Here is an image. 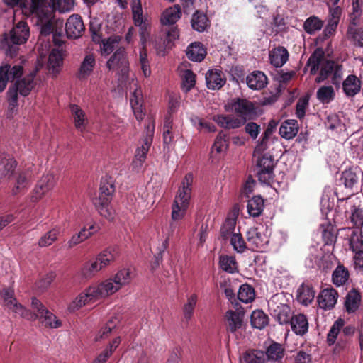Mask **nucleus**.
Wrapping results in <instances>:
<instances>
[{
    "instance_id": "f257e3e1",
    "label": "nucleus",
    "mask_w": 363,
    "mask_h": 363,
    "mask_svg": "<svg viewBox=\"0 0 363 363\" xmlns=\"http://www.w3.org/2000/svg\"><path fill=\"white\" fill-rule=\"evenodd\" d=\"M131 279L130 269H121L113 277L99 284H92L80 293L69 304V310L74 311L89 303L108 297L128 284Z\"/></svg>"
},
{
    "instance_id": "f03ea898",
    "label": "nucleus",
    "mask_w": 363,
    "mask_h": 363,
    "mask_svg": "<svg viewBox=\"0 0 363 363\" xmlns=\"http://www.w3.org/2000/svg\"><path fill=\"white\" fill-rule=\"evenodd\" d=\"M306 67L312 75L315 74L320 67L319 75L315 79L317 83L330 78L333 84L339 86L341 84L343 77L342 66L332 60H324V53L320 49L315 50L310 56Z\"/></svg>"
},
{
    "instance_id": "7ed1b4c3",
    "label": "nucleus",
    "mask_w": 363,
    "mask_h": 363,
    "mask_svg": "<svg viewBox=\"0 0 363 363\" xmlns=\"http://www.w3.org/2000/svg\"><path fill=\"white\" fill-rule=\"evenodd\" d=\"M74 6V0H41L38 3V7H41L44 16L42 18L35 16L40 26V33L48 35L54 32L55 26H62L63 21L55 20L54 13L56 10L60 13L70 12Z\"/></svg>"
},
{
    "instance_id": "20e7f679",
    "label": "nucleus",
    "mask_w": 363,
    "mask_h": 363,
    "mask_svg": "<svg viewBox=\"0 0 363 363\" xmlns=\"http://www.w3.org/2000/svg\"><path fill=\"white\" fill-rule=\"evenodd\" d=\"M1 296L4 306L11 311L15 316H20L28 320L34 321L37 319H43V315L48 311L46 307L37 298L33 297L31 300L32 308L36 313H32L19 303L14 297V291L10 289H4L1 291Z\"/></svg>"
},
{
    "instance_id": "39448f33",
    "label": "nucleus",
    "mask_w": 363,
    "mask_h": 363,
    "mask_svg": "<svg viewBox=\"0 0 363 363\" xmlns=\"http://www.w3.org/2000/svg\"><path fill=\"white\" fill-rule=\"evenodd\" d=\"M194 177L193 173H187L182 179L176 193L172 205V220L177 223L182 220L189 208L192 193Z\"/></svg>"
},
{
    "instance_id": "423d86ee",
    "label": "nucleus",
    "mask_w": 363,
    "mask_h": 363,
    "mask_svg": "<svg viewBox=\"0 0 363 363\" xmlns=\"http://www.w3.org/2000/svg\"><path fill=\"white\" fill-rule=\"evenodd\" d=\"M119 251L116 247H109L99 253L95 257L84 264L80 274L84 279L94 277L100 271L113 263L118 257Z\"/></svg>"
},
{
    "instance_id": "0eeeda50",
    "label": "nucleus",
    "mask_w": 363,
    "mask_h": 363,
    "mask_svg": "<svg viewBox=\"0 0 363 363\" xmlns=\"http://www.w3.org/2000/svg\"><path fill=\"white\" fill-rule=\"evenodd\" d=\"M30 35L29 27L24 21H19L9 33H5L0 48L7 55L15 56L18 45L25 43Z\"/></svg>"
},
{
    "instance_id": "6e6552de",
    "label": "nucleus",
    "mask_w": 363,
    "mask_h": 363,
    "mask_svg": "<svg viewBox=\"0 0 363 363\" xmlns=\"http://www.w3.org/2000/svg\"><path fill=\"white\" fill-rule=\"evenodd\" d=\"M115 186L111 179H104L101 182L99 197L95 205L103 217L108 220H113L115 211L111 205Z\"/></svg>"
},
{
    "instance_id": "1a4fd4ad",
    "label": "nucleus",
    "mask_w": 363,
    "mask_h": 363,
    "mask_svg": "<svg viewBox=\"0 0 363 363\" xmlns=\"http://www.w3.org/2000/svg\"><path fill=\"white\" fill-rule=\"evenodd\" d=\"M133 21L135 26L140 28L141 45H145L149 38L148 21L143 14L140 0H133L131 4Z\"/></svg>"
},
{
    "instance_id": "9d476101",
    "label": "nucleus",
    "mask_w": 363,
    "mask_h": 363,
    "mask_svg": "<svg viewBox=\"0 0 363 363\" xmlns=\"http://www.w3.org/2000/svg\"><path fill=\"white\" fill-rule=\"evenodd\" d=\"M270 234L269 228H249L247 231V238L251 250H264L269 242Z\"/></svg>"
},
{
    "instance_id": "9b49d317",
    "label": "nucleus",
    "mask_w": 363,
    "mask_h": 363,
    "mask_svg": "<svg viewBox=\"0 0 363 363\" xmlns=\"http://www.w3.org/2000/svg\"><path fill=\"white\" fill-rule=\"evenodd\" d=\"M55 185V177L51 173L43 174L37 182L30 197L32 203L40 200L47 193L51 191Z\"/></svg>"
},
{
    "instance_id": "f8f14e48",
    "label": "nucleus",
    "mask_w": 363,
    "mask_h": 363,
    "mask_svg": "<svg viewBox=\"0 0 363 363\" xmlns=\"http://www.w3.org/2000/svg\"><path fill=\"white\" fill-rule=\"evenodd\" d=\"M225 109L227 111L235 112L245 123L247 119L254 113L255 106L251 101L247 99H235L228 103L225 106Z\"/></svg>"
},
{
    "instance_id": "ddd939ff",
    "label": "nucleus",
    "mask_w": 363,
    "mask_h": 363,
    "mask_svg": "<svg viewBox=\"0 0 363 363\" xmlns=\"http://www.w3.org/2000/svg\"><path fill=\"white\" fill-rule=\"evenodd\" d=\"M269 308L272 317L281 325L289 323L291 317V309L284 303H278L277 297L274 296L268 302Z\"/></svg>"
},
{
    "instance_id": "4468645a",
    "label": "nucleus",
    "mask_w": 363,
    "mask_h": 363,
    "mask_svg": "<svg viewBox=\"0 0 363 363\" xmlns=\"http://www.w3.org/2000/svg\"><path fill=\"white\" fill-rule=\"evenodd\" d=\"M257 166L259 168L257 172L259 182L264 184L269 183L274 177V160L272 156L269 154L263 155L258 158Z\"/></svg>"
},
{
    "instance_id": "2eb2a0df",
    "label": "nucleus",
    "mask_w": 363,
    "mask_h": 363,
    "mask_svg": "<svg viewBox=\"0 0 363 363\" xmlns=\"http://www.w3.org/2000/svg\"><path fill=\"white\" fill-rule=\"evenodd\" d=\"M128 60L124 48H120L116 50L106 63L108 69H116L122 75L127 74L128 71Z\"/></svg>"
},
{
    "instance_id": "dca6fc26",
    "label": "nucleus",
    "mask_w": 363,
    "mask_h": 363,
    "mask_svg": "<svg viewBox=\"0 0 363 363\" xmlns=\"http://www.w3.org/2000/svg\"><path fill=\"white\" fill-rule=\"evenodd\" d=\"M31 168L32 167L29 166L16 173L11 189L13 195L23 194L27 191L30 184L32 177Z\"/></svg>"
},
{
    "instance_id": "f3484780",
    "label": "nucleus",
    "mask_w": 363,
    "mask_h": 363,
    "mask_svg": "<svg viewBox=\"0 0 363 363\" xmlns=\"http://www.w3.org/2000/svg\"><path fill=\"white\" fill-rule=\"evenodd\" d=\"M23 67L21 65L11 67L9 64H4L0 66V92L4 91L9 81H13L21 77Z\"/></svg>"
},
{
    "instance_id": "a211bd4d",
    "label": "nucleus",
    "mask_w": 363,
    "mask_h": 363,
    "mask_svg": "<svg viewBox=\"0 0 363 363\" xmlns=\"http://www.w3.org/2000/svg\"><path fill=\"white\" fill-rule=\"evenodd\" d=\"M5 4L9 6H19L22 9V11L26 15H34L42 18L45 16L41 7H38V1L36 0H4Z\"/></svg>"
},
{
    "instance_id": "6ab92c4d",
    "label": "nucleus",
    "mask_w": 363,
    "mask_h": 363,
    "mask_svg": "<svg viewBox=\"0 0 363 363\" xmlns=\"http://www.w3.org/2000/svg\"><path fill=\"white\" fill-rule=\"evenodd\" d=\"M150 135L146 137L140 146L138 147L135 154V158L133 162V168L138 169L142 166L146 159L147 153L152 143V136L154 131V125L151 127V130H148Z\"/></svg>"
},
{
    "instance_id": "aec40b11",
    "label": "nucleus",
    "mask_w": 363,
    "mask_h": 363,
    "mask_svg": "<svg viewBox=\"0 0 363 363\" xmlns=\"http://www.w3.org/2000/svg\"><path fill=\"white\" fill-rule=\"evenodd\" d=\"M84 31V26L82 18L77 14L69 16L65 24V32L68 38H77Z\"/></svg>"
},
{
    "instance_id": "412c9836",
    "label": "nucleus",
    "mask_w": 363,
    "mask_h": 363,
    "mask_svg": "<svg viewBox=\"0 0 363 363\" xmlns=\"http://www.w3.org/2000/svg\"><path fill=\"white\" fill-rule=\"evenodd\" d=\"M338 294L333 288H327L322 290L318 296V303L320 308L330 310L337 303Z\"/></svg>"
},
{
    "instance_id": "4be33fe9",
    "label": "nucleus",
    "mask_w": 363,
    "mask_h": 363,
    "mask_svg": "<svg viewBox=\"0 0 363 363\" xmlns=\"http://www.w3.org/2000/svg\"><path fill=\"white\" fill-rule=\"evenodd\" d=\"M289 52L283 46H277L269 51V60L274 67L279 68L284 66L289 60Z\"/></svg>"
},
{
    "instance_id": "5701e85b",
    "label": "nucleus",
    "mask_w": 363,
    "mask_h": 363,
    "mask_svg": "<svg viewBox=\"0 0 363 363\" xmlns=\"http://www.w3.org/2000/svg\"><path fill=\"white\" fill-rule=\"evenodd\" d=\"M361 80L354 74H349L342 82L343 93L347 97H353L360 92Z\"/></svg>"
},
{
    "instance_id": "b1692460",
    "label": "nucleus",
    "mask_w": 363,
    "mask_h": 363,
    "mask_svg": "<svg viewBox=\"0 0 363 363\" xmlns=\"http://www.w3.org/2000/svg\"><path fill=\"white\" fill-rule=\"evenodd\" d=\"M213 120L220 127L225 129H235L244 124L243 120L232 115H215L213 116Z\"/></svg>"
},
{
    "instance_id": "393cba45",
    "label": "nucleus",
    "mask_w": 363,
    "mask_h": 363,
    "mask_svg": "<svg viewBox=\"0 0 363 363\" xmlns=\"http://www.w3.org/2000/svg\"><path fill=\"white\" fill-rule=\"evenodd\" d=\"M70 111L76 129L81 133L85 131L89 123L85 111L76 104L70 106Z\"/></svg>"
},
{
    "instance_id": "a878e982",
    "label": "nucleus",
    "mask_w": 363,
    "mask_h": 363,
    "mask_svg": "<svg viewBox=\"0 0 363 363\" xmlns=\"http://www.w3.org/2000/svg\"><path fill=\"white\" fill-rule=\"evenodd\" d=\"M16 167V162L11 156L4 152L0 153V179H9Z\"/></svg>"
},
{
    "instance_id": "bb28decb",
    "label": "nucleus",
    "mask_w": 363,
    "mask_h": 363,
    "mask_svg": "<svg viewBox=\"0 0 363 363\" xmlns=\"http://www.w3.org/2000/svg\"><path fill=\"white\" fill-rule=\"evenodd\" d=\"M362 301L360 293L355 289L350 290L345 300L344 307L347 313H354L359 308Z\"/></svg>"
},
{
    "instance_id": "cd10ccee",
    "label": "nucleus",
    "mask_w": 363,
    "mask_h": 363,
    "mask_svg": "<svg viewBox=\"0 0 363 363\" xmlns=\"http://www.w3.org/2000/svg\"><path fill=\"white\" fill-rule=\"evenodd\" d=\"M207 87L209 89L217 90L225 83L223 73L218 69H211L206 74Z\"/></svg>"
},
{
    "instance_id": "c85d7f7f",
    "label": "nucleus",
    "mask_w": 363,
    "mask_h": 363,
    "mask_svg": "<svg viewBox=\"0 0 363 363\" xmlns=\"http://www.w3.org/2000/svg\"><path fill=\"white\" fill-rule=\"evenodd\" d=\"M248 87L253 90H260L267 84V77L261 71H254L246 77Z\"/></svg>"
},
{
    "instance_id": "c756f323",
    "label": "nucleus",
    "mask_w": 363,
    "mask_h": 363,
    "mask_svg": "<svg viewBox=\"0 0 363 363\" xmlns=\"http://www.w3.org/2000/svg\"><path fill=\"white\" fill-rule=\"evenodd\" d=\"M35 72H33L21 80H17L11 87H16V91H18L21 96H26L30 94V91L35 86Z\"/></svg>"
},
{
    "instance_id": "7c9ffc66",
    "label": "nucleus",
    "mask_w": 363,
    "mask_h": 363,
    "mask_svg": "<svg viewBox=\"0 0 363 363\" xmlns=\"http://www.w3.org/2000/svg\"><path fill=\"white\" fill-rule=\"evenodd\" d=\"M291 323L292 331L298 335H305L308 330V323L306 316L303 314H297L291 317Z\"/></svg>"
},
{
    "instance_id": "2f4dec72",
    "label": "nucleus",
    "mask_w": 363,
    "mask_h": 363,
    "mask_svg": "<svg viewBox=\"0 0 363 363\" xmlns=\"http://www.w3.org/2000/svg\"><path fill=\"white\" fill-rule=\"evenodd\" d=\"M186 54L191 61L201 62L204 59L206 51L201 43L194 42L187 47Z\"/></svg>"
},
{
    "instance_id": "473e14b6",
    "label": "nucleus",
    "mask_w": 363,
    "mask_h": 363,
    "mask_svg": "<svg viewBox=\"0 0 363 363\" xmlns=\"http://www.w3.org/2000/svg\"><path fill=\"white\" fill-rule=\"evenodd\" d=\"M182 16V10L179 5H174L165 9L161 16L163 25L174 24Z\"/></svg>"
},
{
    "instance_id": "72a5a7b5",
    "label": "nucleus",
    "mask_w": 363,
    "mask_h": 363,
    "mask_svg": "<svg viewBox=\"0 0 363 363\" xmlns=\"http://www.w3.org/2000/svg\"><path fill=\"white\" fill-rule=\"evenodd\" d=\"M298 130V124L296 120H286L284 121L279 128L280 135L286 140L294 138Z\"/></svg>"
},
{
    "instance_id": "f704fd0d",
    "label": "nucleus",
    "mask_w": 363,
    "mask_h": 363,
    "mask_svg": "<svg viewBox=\"0 0 363 363\" xmlns=\"http://www.w3.org/2000/svg\"><path fill=\"white\" fill-rule=\"evenodd\" d=\"M243 315L237 311L229 310L226 312L225 319L228 324V330L235 333L241 328Z\"/></svg>"
},
{
    "instance_id": "c9c22d12",
    "label": "nucleus",
    "mask_w": 363,
    "mask_h": 363,
    "mask_svg": "<svg viewBox=\"0 0 363 363\" xmlns=\"http://www.w3.org/2000/svg\"><path fill=\"white\" fill-rule=\"evenodd\" d=\"M351 230L349 238L350 248L353 252H359L363 250L362 228H348Z\"/></svg>"
},
{
    "instance_id": "e433bc0d",
    "label": "nucleus",
    "mask_w": 363,
    "mask_h": 363,
    "mask_svg": "<svg viewBox=\"0 0 363 363\" xmlns=\"http://www.w3.org/2000/svg\"><path fill=\"white\" fill-rule=\"evenodd\" d=\"M96 65L95 57L93 54L86 55L81 63L79 77L80 79L87 78L93 72Z\"/></svg>"
},
{
    "instance_id": "4c0bfd02",
    "label": "nucleus",
    "mask_w": 363,
    "mask_h": 363,
    "mask_svg": "<svg viewBox=\"0 0 363 363\" xmlns=\"http://www.w3.org/2000/svg\"><path fill=\"white\" fill-rule=\"evenodd\" d=\"M315 297V291L308 285L301 284L297 290V300L302 305L308 306Z\"/></svg>"
},
{
    "instance_id": "58836bf2",
    "label": "nucleus",
    "mask_w": 363,
    "mask_h": 363,
    "mask_svg": "<svg viewBox=\"0 0 363 363\" xmlns=\"http://www.w3.org/2000/svg\"><path fill=\"white\" fill-rule=\"evenodd\" d=\"M209 26V21L207 16L199 11H196L192 16L191 26L194 30L198 32L204 31Z\"/></svg>"
},
{
    "instance_id": "ea45409f",
    "label": "nucleus",
    "mask_w": 363,
    "mask_h": 363,
    "mask_svg": "<svg viewBox=\"0 0 363 363\" xmlns=\"http://www.w3.org/2000/svg\"><path fill=\"white\" fill-rule=\"evenodd\" d=\"M349 279V272L342 264H338L333 272L332 281L336 286H344Z\"/></svg>"
},
{
    "instance_id": "a19ab883",
    "label": "nucleus",
    "mask_w": 363,
    "mask_h": 363,
    "mask_svg": "<svg viewBox=\"0 0 363 363\" xmlns=\"http://www.w3.org/2000/svg\"><path fill=\"white\" fill-rule=\"evenodd\" d=\"M93 228H78V230L74 232L72 235L70 240L68 241V247L69 248L85 241L94 234L91 231Z\"/></svg>"
},
{
    "instance_id": "79ce46f5",
    "label": "nucleus",
    "mask_w": 363,
    "mask_h": 363,
    "mask_svg": "<svg viewBox=\"0 0 363 363\" xmlns=\"http://www.w3.org/2000/svg\"><path fill=\"white\" fill-rule=\"evenodd\" d=\"M247 212L253 217L259 216L264 208V199L259 196H255L247 201Z\"/></svg>"
},
{
    "instance_id": "37998d69",
    "label": "nucleus",
    "mask_w": 363,
    "mask_h": 363,
    "mask_svg": "<svg viewBox=\"0 0 363 363\" xmlns=\"http://www.w3.org/2000/svg\"><path fill=\"white\" fill-rule=\"evenodd\" d=\"M250 323L253 328L262 330L269 323V317L262 310L252 311L250 316Z\"/></svg>"
},
{
    "instance_id": "c03bdc74",
    "label": "nucleus",
    "mask_w": 363,
    "mask_h": 363,
    "mask_svg": "<svg viewBox=\"0 0 363 363\" xmlns=\"http://www.w3.org/2000/svg\"><path fill=\"white\" fill-rule=\"evenodd\" d=\"M342 118H343L342 113L328 116L326 123L328 128L339 133L346 131V125L344 122L345 118L342 120Z\"/></svg>"
},
{
    "instance_id": "a18cd8bd",
    "label": "nucleus",
    "mask_w": 363,
    "mask_h": 363,
    "mask_svg": "<svg viewBox=\"0 0 363 363\" xmlns=\"http://www.w3.org/2000/svg\"><path fill=\"white\" fill-rule=\"evenodd\" d=\"M130 106L133 113L138 121L143 118L144 113L143 111V99L140 91L136 90L130 98Z\"/></svg>"
},
{
    "instance_id": "49530a36",
    "label": "nucleus",
    "mask_w": 363,
    "mask_h": 363,
    "mask_svg": "<svg viewBox=\"0 0 363 363\" xmlns=\"http://www.w3.org/2000/svg\"><path fill=\"white\" fill-rule=\"evenodd\" d=\"M62 65V56L60 50L53 49L49 55L48 67L52 73H57Z\"/></svg>"
},
{
    "instance_id": "de8ad7c7",
    "label": "nucleus",
    "mask_w": 363,
    "mask_h": 363,
    "mask_svg": "<svg viewBox=\"0 0 363 363\" xmlns=\"http://www.w3.org/2000/svg\"><path fill=\"white\" fill-rule=\"evenodd\" d=\"M264 353L266 360L279 361L284 357V348L281 345L274 342L267 347Z\"/></svg>"
},
{
    "instance_id": "09e8293b",
    "label": "nucleus",
    "mask_w": 363,
    "mask_h": 363,
    "mask_svg": "<svg viewBox=\"0 0 363 363\" xmlns=\"http://www.w3.org/2000/svg\"><path fill=\"white\" fill-rule=\"evenodd\" d=\"M345 325V320L338 318L331 326L328 335H327V343L329 346L333 345L337 338V336Z\"/></svg>"
},
{
    "instance_id": "8fccbe9b",
    "label": "nucleus",
    "mask_w": 363,
    "mask_h": 363,
    "mask_svg": "<svg viewBox=\"0 0 363 363\" xmlns=\"http://www.w3.org/2000/svg\"><path fill=\"white\" fill-rule=\"evenodd\" d=\"M243 363H264L266 362V354L261 350H253L246 352L242 356Z\"/></svg>"
},
{
    "instance_id": "3c124183",
    "label": "nucleus",
    "mask_w": 363,
    "mask_h": 363,
    "mask_svg": "<svg viewBox=\"0 0 363 363\" xmlns=\"http://www.w3.org/2000/svg\"><path fill=\"white\" fill-rule=\"evenodd\" d=\"M323 26V21L316 16H311L306 20L303 24L305 31L308 34H313L321 30Z\"/></svg>"
},
{
    "instance_id": "603ef678",
    "label": "nucleus",
    "mask_w": 363,
    "mask_h": 363,
    "mask_svg": "<svg viewBox=\"0 0 363 363\" xmlns=\"http://www.w3.org/2000/svg\"><path fill=\"white\" fill-rule=\"evenodd\" d=\"M254 289L248 284H242L240 286L238 298L242 303H248L252 302L255 298Z\"/></svg>"
},
{
    "instance_id": "864d4df0",
    "label": "nucleus",
    "mask_w": 363,
    "mask_h": 363,
    "mask_svg": "<svg viewBox=\"0 0 363 363\" xmlns=\"http://www.w3.org/2000/svg\"><path fill=\"white\" fill-rule=\"evenodd\" d=\"M219 264L220 267L228 273L233 274L238 272L237 262L232 256H220Z\"/></svg>"
},
{
    "instance_id": "5fc2aeb1",
    "label": "nucleus",
    "mask_w": 363,
    "mask_h": 363,
    "mask_svg": "<svg viewBox=\"0 0 363 363\" xmlns=\"http://www.w3.org/2000/svg\"><path fill=\"white\" fill-rule=\"evenodd\" d=\"M317 99L323 104H328L333 100L335 91L331 86H323L317 91Z\"/></svg>"
},
{
    "instance_id": "6e6d98bb",
    "label": "nucleus",
    "mask_w": 363,
    "mask_h": 363,
    "mask_svg": "<svg viewBox=\"0 0 363 363\" xmlns=\"http://www.w3.org/2000/svg\"><path fill=\"white\" fill-rule=\"evenodd\" d=\"M168 245L169 238H167L158 247V252L154 255V261L150 264V269L152 272H154L160 267L162 261V254L167 250Z\"/></svg>"
},
{
    "instance_id": "4d7b16f0",
    "label": "nucleus",
    "mask_w": 363,
    "mask_h": 363,
    "mask_svg": "<svg viewBox=\"0 0 363 363\" xmlns=\"http://www.w3.org/2000/svg\"><path fill=\"white\" fill-rule=\"evenodd\" d=\"M41 323L47 328H58L62 325L61 321L50 311H47L43 315V319H39Z\"/></svg>"
},
{
    "instance_id": "13d9d810",
    "label": "nucleus",
    "mask_w": 363,
    "mask_h": 363,
    "mask_svg": "<svg viewBox=\"0 0 363 363\" xmlns=\"http://www.w3.org/2000/svg\"><path fill=\"white\" fill-rule=\"evenodd\" d=\"M120 41L118 36L110 37L108 39L104 40L101 45V55L106 56L111 53L114 48L118 45Z\"/></svg>"
},
{
    "instance_id": "bf43d9fd",
    "label": "nucleus",
    "mask_w": 363,
    "mask_h": 363,
    "mask_svg": "<svg viewBox=\"0 0 363 363\" xmlns=\"http://www.w3.org/2000/svg\"><path fill=\"white\" fill-rule=\"evenodd\" d=\"M334 208V201L330 199L328 195H323L320 201V211L327 220H330V216H333V210Z\"/></svg>"
},
{
    "instance_id": "052dcab7",
    "label": "nucleus",
    "mask_w": 363,
    "mask_h": 363,
    "mask_svg": "<svg viewBox=\"0 0 363 363\" xmlns=\"http://www.w3.org/2000/svg\"><path fill=\"white\" fill-rule=\"evenodd\" d=\"M230 245L238 253H242L246 249V244L240 232L233 233L230 237Z\"/></svg>"
},
{
    "instance_id": "680f3d73",
    "label": "nucleus",
    "mask_w": 363,
    "mask_h": 363,
    "mask_svg": "<svg viewBox=\"0 0 363 363\" xmlns=\"http://www.w3.org/2000/svg\"><path fill=\"white\" fill-rule=\"evenodd\" d=\"M197 300L198 297L196 294H191L188 298L187 301L184 304L183 308L184 316L186 320H189L191 318L197 303Z\"/></svg>"
},
{
    "instance_id": "e2e57ef3",
    "label": "nucleus",
    "mask_w": 363,
    "mask_h": 363,
    "mask_svg": "<svg viewBox=\"0 0 363 363\" xmlns=\"http://www.w3.org/2000/svg\"><path fill=\"white\" fill-rule=\"evenodd\" d=\"M196 75L192 71L186 69L182 75V89L184 91H189L195 85Z\"/></svg>"
},
{
    "instance_id": "0e129e2a",
    "label": "nucleus",
    "mask_w": 363,
    "mask_h": 363,
    "mask_svg": "<svg viewBox=\"0 0 363 363\" xmlns=\"http://www.w3.org/2000/svg\"><path fill=\"white\" fill-rule=\"evenodd\" d=\"M347 37L352 39L358 46L363 47V30L350 26L347 30Z\"/></svg>"
},
{
    "instance_id": "69168bd1",
    "label": "nucleus",
    "mask_w": 363,
    "mask_h": 363,
    "mask_svg": "<svg viewBox=\"0 0 363 363\" xmlns=\"http://www.w3.org/2000/svg\"><path fill=\"white\" fill-rule=\"evenodd\" d=\"M141 46L142 48L140 50V63L141 65V69L143 73V75L145 77H147L150 75L151 71L149 65V60L147 59V55L145 50L146 45L144 46V48L143 45Z\"/></svg>"
},
{
    "instance_id": "338daca9",
    "label": "nucleus",
    "mask_w": 363,
    "mask_h": 363,
    "mask_svg": "<svg viewBox=\"0 0 363 363\" xmlns=\"http://www.w3.org/2000/svg\"><path fill=\"white\" fill-rule=\"evenodd\" d=\"M228 145V141L225 135L219 133L216 138L212 147V150L216 151L217 153H223L226 151Z\"/></svg>"
},
{
    "instance_id": "774afa93",
    "label": "nucleus",
    "mask_w": 363,
    "mask_h": 363,
    "mask_svg": "<svg viewBox=\"0 0 363 363\" xmlns=\"http://www.w3.org/2000/svg\"><path fill=\"white\" fill-rule=\"evenodd\" d=\"M18 94L16 87L11 86L7 91L9 113H13L18 106Z\"/></svg>"
}]
</instances>
